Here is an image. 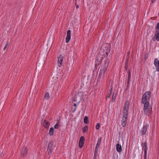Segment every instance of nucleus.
Instances as JSON below:
<instances>
[{"mask_svg":"<svg viewBox=\"0 0 159 159\" xmlns=\"http://www.w3.org/2000/svg\"><path fill=\"white\" fill-rule=\"evenodd\" d=\"M79 1L80 0H78ZM78 1V0H75V4H76V2H77Z\"/></svg>","mask_w":159,"mask_h":159,"instance_id":"obj_42","label":"nucleus"},{"mask_svg":"<svg viewBox=\"0 0 159 159\" xmlns=\"http://www.w3.org/2000/svg\"><path fill=\"white\" fill-rule=\"evenodd\" d=\"M116 149L119 153L121 152L122 151V147L120 144L118 143L116 145Z\"/></svg>","mask_w":159,"mask_h":159,"instance_id":"obj_17","label":"nucleus"},{"mask_svg":"<svg viewBox=\"0 0 159 159\" xmlns=\"http://www.w3.org/2000/svg\"><path fill=\"white\" fill-rule=\"evenodd\" d=\"M130 76H127V86L126 87L127 88H128L129 86V84L130 81H131L130 80Z\"/></svg>","mask_w":159,"mask_h":159,"instance_id":"obj_19","label":"nucleus"},{"mask_svg":"<svg viewBox=\"0 0 159 159\" xmlns=\"http://www.w3.org/2000/svg\"><path fill=\"white\" fill-rule=\"evenodd\" d=\"M151 94V92L148 91L146 92L143 95L142 98V102L144 105L149 104Z\"/></svg>","mask_w":159,"mask_h":159,"instance_id":"obj_3","label":"nucleus"},{"mask_svg":"<svg viewBox=\"0 0 159 159\" xmlns=\"http://www.w3.org/2000/svg\"><path fill=\"white\" fill-rule=\"evenodd\" d=\"M43 125L44 127L46 129H48L49 127L50 123L49 122L47 121L46 120H44L43 122Z\"/></svg>","mask_w":159,"mask_h":159,"instance_id":"obj_16","label":"nucleus"},{"mask_svg":"<svg viewBox=\"0 0 159 159\" xmlns=\"http://www.w3.org/2000/svg\"><path fill=\"white\" fill-rule=\"evenodd\" d=\"M100 127V124L99 123H98L96 126V129L98 130L99 129Z\"/></svg>","mask_w":159,"mask_h":159,"instance_id":"obj_32","label":"nucleus"},{"mask_svg":"<svg viewBox=\"0 0 159 159\" xmlns=\"http://www.w3.org/2000/svg\"><path fill=\"white\" fill-rule=\"evenodd\" d=\"M88 130V127L87 126H85L82 128L83 132L85 133L86 132H87Z\"/></svg>","mask_w":159,"mask_h":159,"instance_id":"obj_22","label":"nucleus"},{"mask_svg":"<svg viewBox=\"0 0 159 159\" xmlns=\"http://www.w3.org/2000/svg\"><path fill=\"white\" fill-rule=\"evenodd\" d=\"M112 90V88H111V89L110 90V93H108L107 95L106 96V97H107L108 98H110V97L111 95V91Z\"/></svg>","mask_w":159,"mask_h":159,"instance_id":"obj_34","label":"nucleus"},{"mask_svg":"<svg viewBox=\"0 0 159 159\" xmlns=\"http://www.w3.org/2000/svg\"><path fill=\"white\" fill-rule=\"evenodd\" d=\"M53 142L51 141L50 142L47 148V151L49 155H51L52 153V148L53 146Z\"/></svg>","mask_w":159,"mask_h":159,"instance_id":"obj_7","label":"nucleus"},{"mask_svg":"<svg viewBox=\"0 0 159 159\" xmlns=\"http://www.w3.org/2000/svg\"><path fill=\"white\" fill-rule=\"evenodd\" d=\"M59 124H60V123H59V120H58L57 123L56 124V125L54 126V128L55 129H58L60 127L59 125Z\"/></svg>","mask_w":159,"mask_h":159,"instance_id":"obj_23","label":"nucleus"},{"mask_svg":"<svg viewBox=\"0 0 159 159\" xmlns=\"http://www.w3.org/2000/svg\"><path fill=\"white\" fill-rule=\"evenodd\" d=\"M143 111L144 114L150 117L152 112V107L150 104L145 105L143 107Z\"/></svg>","mask_w":159,"mask_h":159,"instance_id":"obj_4","label":"nucleus"},{"mask_svg":"<svg viewBox=\"0 0 159 159\" xmlns=\"http://www.w3.org/2000/svg\"><path fill=\"white\" fill-rule=\"evenodd\" d=\"M127 72L128 74V76H131V73L130 70H128V71H127Z\"/></svg>","mask_w":159,"mask_h":159,"instance_id":"obj_35","label":"nucleus"},{"mask_svg":"<svg viewBox=\"0 0 159 159\" xmlns=\"http://www.w3.org/2000/svg\"><path fill=\"white\" fill-rule=\"evenodd\" d=\"M99 64H100L99 63H98L97 62H95V67L96 69L97 68V67L99 66Z\"/></svg>","mask_w":159,"mask_h":159,"instance_id":"obj_36","label":"nucleus"},{"mask_svg":"<svg viewBox=\"0 0 159 159\" xmlns=\"http://www.w3.org/2000/svg\"><path fill=\"white\" fill-rule=\"evenodd\" d=\"M76 6V9H78L79 8V5H77V4H75Z\"/></svg>","mask_w":159,"mask_h":159,"instance_id":"obj_40","label":"nucleus"},{"mask_svg":"<svg viewBox=\"0 0 159 159\" xmlns=\"http://www.w3.org/2000/svg\"><path fill=\"white\" fill-rule=\"evenodd\" d=\"M99 147L96 146L95 150L94 151V154H95V155H98V151L99 148Z\"/></svg>","mask_w":159,"mask_h":159,"instance_id":"obj_24","label":"nucleus"},{"mask_svg":"<svg viewBox=\"0 0 159 159\" xmlns=\"http://www.w3.org/2000/svg\"><path fill=\"white\" fill-rule=\"evenodd\" d=\"M130 52L129 51H128V52H127V56H130Z\"/></svg>","mask_w":159,"mask_h":159,"instance_id":"obj_39","label":"nucleus"},{"mask_svg":"<svg viewBox=\"0 0 159 159\" xmlns=\"http://www.w3.org/2000/svg\"><path fill=\"white\" fill-rule=\"evenodd\" d=\"M2 152H0V157H1L2 155Z\"/></svg>","mask_w":159,"mask_h":159,"instance_id":"obj_43","label":"nucleus"},{"mask_svg":"<svg viewBox=\"0 0 159 159\" xmlns=\"http://www.w3.org/2000/svg\"><path fill=\"white\" fill-rule=\"evenodd\" d=\"M129 57H130V56H126L125 64H128L129 60Z\"/></svg>","mask_w":159,"mask_h":159,"instance_id":"obj_30","label":"nucleus"},{"mask_svg":"<svg viewBox=\"0 0 159 159\" xmlns=\"http://www.w3.org/2000/svg\"><path fill=\"white\" fill-rule=\"evenodd\" d=\"M128 64H125V69L127 71H128V70H129V69H128Z\"/></svg>","mask_w":159,"mask_h":159,"instance_id":"obj_33","label":"nucleus"},{"mask_svg":"<svg viewBox=\"0 0 159 159\" xmlns=\"http://www.w3.org/2000/svg\"><path fill=\"white\" fill-rule=\"evenodd\" d=\"M109 61V59L107 58L105 62V64L102 65L100 67L98 78L100 80H103L104 78L106 76L107 71V68Z\"/></svg>","mask_w":159,"mask_h":159,"instance_id":"obj_2","label":"nucleus"},{"mask_svg":"<svg viewBox=\"0 0 159 159\" xmlns=\"http://www.w3.org/2000/svg\"><path fill=\"white\" fill-rule=\"evenodd\" d=\"M152 39L153 41H155V40L159 41V31H155L154 36L153 37Z\"/></svg>","mask_w":159,"mask_h":159,"instance_id":"obj_11","label":"nucleus"},{"mask_svg":"<svg viewBox=\"0 0 159 159\" xmlns=\"http://www.w3.org/2000/svg\"><path fill=\"white\" fill-rule=\"evenodd\" d=\"M88 117L87 116H85L84 119V122L85 124H87L88 122Z\"/></svg>","mask_w":159,"mask_h":159,"instance_id":"obj_25","label":"nucleus"},{"mask_svg":"<svg viewBox=\"0 0 159 159\" xmlns=\"http://www.w3.org/2000/svg\"><path fill=\"white\" fill-rule=\"evenodd\" d=\"M147 150H145V149L143 150L144 152V159H146V158H147Z\"/></svg>","mask_w":159,"mask_h":159,"instance_id":"obj_29","label":"nucleus"},{"mask_svg":"<svg viewBox=\"0 0 159 159\" xmlns=\"http://www.w3.org/2000/svg\"><path fill=\"white\" fill-rule=\"evenodd\" d=\"M159 31V22L158 23L155 27V31Z\"/></svg>","mask_w":159,"mask_h":159,"instance_id":"obj_28","label":"nucleus"},{"mask_svg":"<svg viewBox=\"0 0 159 159\" xmlns=\"http://www.w3.org/2000/svg\"><path fill=\"white\" fill-rule=\"evenodd\" d=\"M85 108H86V107H85V106H83V107H81L82 110V111H84L85 110Z\"/></svg>","mask_w":159,"mask_h":159,"instance_id":"obj_37","label":"nucleus"},{"mask_svg":"<svg viewBox=\"0 0 159 159\" xmlns=\"http://www.w3.org/2000/svg\"><path fill=\"white\" fill-rule=\"evenodd\" d=\"M97 155H95V154H94L93 159H97Z\"/></svg>","mask_w":159,"mask_h":159,"instance_id":"obj_38","label":"nucleus"},{"mask_svg":"<svg viewBox=\"0 0 159 159\" xmlns=\"http://www.w3.org/2000/svg\"><path fill=\"white\" fill-rule=\"evenodd\" d=\"M8 43H9V42H8V41H6V43L5 45V47L3 48L4 51L7 48V46L8 44Z\"/></svg>","mask_w":159,"mask_h":159,"instance_id":"obj_31","label":"nucleus"},{"mask_svg":"<svg viewBox=\"0 0 159 159\" xmlns=\"http://www.w3.org/2000/svg\"><path fill=\"white\" fill-rule=\"evenodd\" d=\"M154 64L156 67V70L159 72V60L157 58L154 59Z\"/></svg>","mask_w":159,"mask_h":159,"instance_id":"obj_8","label":"nucleus"},{"mask_svg":"<svg viewBox=\"0 0 159 159\" xmlns=\"http://www.w3.org/2000/svg\"><path fill=\"white\" fill-rule=\"evenodd\" d=\"M149 127V125L148 124H146L143 126V128L140 131V132L142 136L145 134L147 132L148 128Z\"/></svg>","mask_w":159,"mask_h":159,"instance_id":"obj_6","label":"nucleus"},{"mask_svg":"<svg viewBox=\"0 0 159 159\" xmlns=\"http://www.w3.org/2000/svg\"><path fill=\"white\" fill-rule=\"evenodd\" d=\"M102 140V138L101 137H100L98 138L97 144L96 145V146L99 147L101 145V141Z\"/></svg>","mask_w":159,"mask_h":159,"instance_id":"obj_20","label":"nucleus"},{"mask_svg":"<svg viewBox=\"0 0 159 159\" xmlns=\"http://www.w3.org/2000/svg\"><path fill=\"white\" fill-rule=\"evenodd\" d=\"M54 129L53 128L51 127L49 131V134L50 136H52L54 134Z\"/></svg>","mask_w":159,"mask_h":159,"instance_id":"obj_21","label":"nucleus"},{"mask_svg":"<svg viewBox=\"0 0 159 159\" xmlns=\"http://www.w3.org/2000/svg\"><path fill=\"white\" fill-rule=\"evenodd\" d=\"M116 93L115 94V93H114L113 94L112 97V102H114L115 101V100L116 98Z\"/></svg>","mask_w":159,"mask_h":159,"instance_id":"obj_27","label":"nucleus"},{"mask_svg":"<svg viewBox=\"0 0 159 159\" xmlns=\"http://www.w3.org/2000/svg\"><path fill=\"white\" fill-rule=\"evenodd\" d=\"M141 146L143 150H148V148L147 147V142L145 141L144 142H142L141 143Z\"/></svg>","mask_w":159,"mask_h":159,"instance_id":"obj_15","label":"nucleus"},{"mask_svg":"<svg viewBox=\"0 0 159 159\" xmlns=\"http://www.w3.org/2000/svg\"><path fill=\"white\" fill-rule=\"evenodd\" d=\"M27 149L25 147H23V148H22L21 152V156L23 157L25 156L27 154Z\"/></svg>","mask_w":159,"mask_h":159,"instance_id":"obj_12","label":"nucleus"},{"mask_svg":"<svg viewBox=\"0 0 159 159\" xmlns=\"http://www.w3.org/2000/svg\"><path fill=\"white\" fill-rule=\"evenodd\" d=\"M63 58V57L61 55H60L59 57L58 58V63L59 64L58 66L59 67H61L62 65Z\"/></svg>","mask_w":159,"mask_h":159,"instance_id":"obj_14","label":"nucleus"},{"mask_svg":"<svg viewBox=\"0 0 159 159\" xmlns=\"http://www.w3.org/2000/svg\"><path fill=\"white\" fill-rule=\"evenodd\" d=\"M84 93L82 92H78L75 95L74 101L80 103L83 98Z\"/></svg>","mask_w":159,"mask_h":159,"instance_id":"obj_5","label":"nucleus"},{"mask_svg":"<svg viewBox=\"0 0 159 159\" xmlns=\"http://www.w3.org/2000/svg\"><path fill=\"white\" fill-rule=\"evenodd\" d=\"M106 54V55H107V56L108 55V52H107Z\"/></svg>","mask_w":159,"mask_h":159,"instance_id":"obj_44","label":"nucleus"},{"mask_svg":"<svg viewBox=\"0 0 159 159\" xmlns=\"http://www.w3.org/2000/svg\"><path fill=\"white\" fill-rule=\"evenodd\" d=\"M129 104V101L127 100L123 107V115L121 120V125L123 127H125L126 125Z\"/></svg>","mask_w":159,"mask_h":159,"instance_id":"obj_1","label":"nucleus"},{"mask_svg":"<svg viewBox=\"0 0 159 159\" xmlns=\"http://www.w3.org/2000/svg\"><path fill=\"white\" fill-rule=\"evenodd\" d=\"M84 139H85L84 136H82L80 138L79 145L80 148H81L83 147L84 143Z\"/></svg>","mask_w":159,"mask_h":159,"instance_id":"obj_9","label":"nucleus"},{"mask_svg":"<svg viewBox=\"0 0 159 159\" xmlns=\"http://www.w3.org/2000/svg\"><path fill=\"white\" fill-rule=\"evenodd\" d=\"M71 31L70 30H68L67 31V36L66 38V42L68 43L70 39Z\"/></svg>","mask_w":159,"mask_h":159,"instance_id":"obj_13","label":"nucleus"},{"mask_svg":"<svg viewBox=\"0 0 159 159\" xmlns=\"http://www.w3.org/2000/svg\"><path fill=\"white\" fill-rule=\"evenodd\" d=\"M44 98L45 99H47L48 100L49 99L50 97L49 93H46Z\"/></svg>","mask_w":159,"mask_h":159,"instance_id":"obj_26","label":"nucleus"},{"mask_svg":"<svg viewBox=\"0 0 159 159\" xmlns=\"http://www.w3.org/2000/svg\"><path fill=\"white\" fill-rule=\"evenodd\" d=\"M103 59V57L100 55L98 54L96 57L95 62H97L100 64Z\"/></svg>","mask_w":159,"mask_h":159,"instance_id":"obj_10","label":"nucleus"},{"mask_svg":"<svg viewBox=\"0 0 159 159\" xmlns=\"http://www.w3.org/2000/svg\"><path fill=\"white\" fill-rule=\"evenodd\" d=\"M156 0H151V2L152 3H154V2H155Z\"/></svg>","mask_w":159,"mask_h":159,"instance_id":"obj_41","label":"nucleus"},{"mask_svg":"<svg viewBox=\"0 0 159 159\" xmlns=\"http://www.w3.org/2000/svg\"><path fill=\"white\" fill-rule=\"evenodd\" d=\"M73 103V106L75 107L73 110L72 111L74 113L76 111L77 109V107L79 105L80 103H77V102H72Z\"/></svg>","mask_w":159,"mask_h":159,"instance_id":"obj_18","label":"nucleus"}]
</instances>
